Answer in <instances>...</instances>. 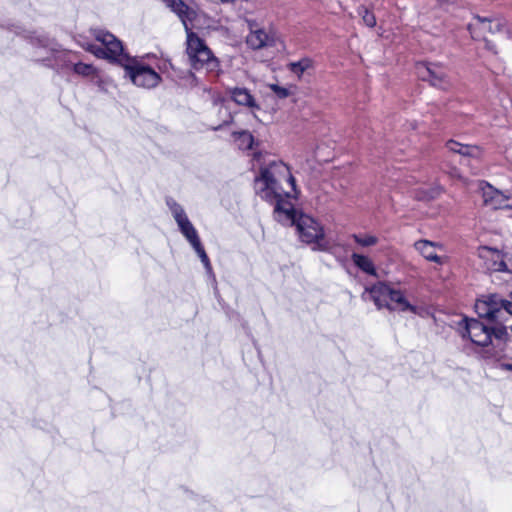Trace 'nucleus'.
<instances>
[{
  "label": "nucleus",
  "instance_id": "obj_15",
  "mask_svg": "<svg viewBox=\"0 0 512 512\" xmlns=\"http://www.w3.org/2000/svg\"><path fill=\"white\" fill-rule=\"evenodd\" d=\"M478 256L487 270L506 271V264L500 251L484 246L478 249Z\"/></svg>",
  "mask_w": 512,
  "mask_h": 512
},
{
  "label": "nucleus",
  "instance_id": "obj_4",
  "mask_svg": "<svg viewBox=\"0 0 512 512\" xmlns=\"http://www.w3.org/2000/svg\"><path fill=\"white\" fill-rule=\"evenodd\" d=\"M365 293H369L378 309L387 308L390 311L419 313V309L408 301L402 291L396 290L386 283L379 282L366 288Z\"/></svg>",
  "mask_w": 512,
  "mask_h": 512
},
{
  "label": "nucleus",
  "instance_id": "obj_17",
  "mask_svg": "<svg viewBox=\"0 0 512 512\" xmlns=\"http://www.w3.org/2000/svg\"><path fill=\"white\" fill-rule=\"evenodd\" d=\"M231 98L238 105H243L248 108H258L255 99L246 88H234L230 91Z\"/></svg>",
  "mask_w": 512,
  "mask_h": 512
},
{
  "label": "nucleus",
  "instance_id": "obj_7",
  "mask_svg": "<svg viewBox=\"0 0 512 512\" xmlns=\"http://www.w3.org/2000/svg\"><path fill=\"white\" fill-rule=\"evenodd\" d=\"M121 67L125 71V77L137 87L152 89L161 82V76L151 66L145 63L143 58L128 57Z\"/></svg>",
  "mask_w": 512,
  "mask_h": 512
},
{
  "label": "nucleus",
  "instance_id": "obj_23",
  "mask_svg": "<svg viewBox=\"0 0 512 512\" xmlns=\"http://www.w3.org/2000/svg\"><path fill=\"white\" fill-rule=\"evenodd\" d=\"M215 107L218 109L219 113L221 114V123L218 127L228 124L232 120V115L229 112L228 108L224 105L223 101L215 103Z\"/></svg>",
  "mask_w": 512,
  "mask_h": 512
},
{
  "label": "nucleus",
  "instance_id": "obj_25",
  "mask_svg": "<svg viewBox=\"0 0 512 512\" xmlns=\"http://www.w3.org/2000/svg\"><path fill=\"white\" fill-rule=\"evenodd\" d=\"M268 87L278 98L281 99L287 98L292 94L291 88L282 87L278 84H269Z\"/></svg>",
  "mask_w": 512,
  "mask_h": 512
},
{
  "label": "nucleus",
  "instance_id": "obj_16",
  "mask_svg": "<svg viewBox=\"0 0 512 512\" xmlns=\"http://www.w3.org/2000/svg\"><path fill=\"white\" fill-rule=\"evenodd\" d=\"M446 146L449 151L462 156L477 158L481 155V149L478 146L463 145L454 140H449Z\"/></svg>",
  "mask_w": 512,
  "mask_h": 512
},
{
  "label": "nucleus",
  "instance_id": "obj_30",
  "mask_svg": "<svg viewBox=\"0 0 512 512\" xmlns=\"http://www.w3.org/2000/svg\"><path fill=\"white\" fill-rule=\"evenodd\" d=\"M222 4H234L236 0H218Z\"/></svg>",
  "mask_w": 512,
  "mask_h": 512
},
{
  "label": "nucleus",
  "instance_id": "obj_12",
  "mask_svg": "<svg viewBox=\"0 0 512 512\" xmlns=\"http://www.w3.org/2000/svg\"><path fill=\"white\" fill-rule=\"evenodd\" d=\"M417 73L422 80L428 81L434 87L447 89L450 85L445 69L437 63H419Z\"/></svg>",
  "mask_w": 512,
  "mask_h": 512
},
{
  "label": "nucleus",
  "instance_id": "obj_10",
  "mask_svg": "<svg viewBox=\"0 0 512 512\" xmlns=\"http://www.w3.org/2000/svg\"><path fill=\"white\" fill-rule=\"evenodd\" d=\"M249 33L246 36V44L252 50H260L274 47L278 40L277 34L272 29L260 27L253 21L249 23Z\"/></svg>",
  "mask_w": 512,
  "mask_h": 512
},
{
  "label": "nucleus",
  "instance_id": "obj_18",
  "mask_svg": "<svg viewBox=\"0 0 512 512\" xmlns=\"http://www.w3.org/2000/svg\"><path fill=\"white\" fill-rule=\"evenodd\" d=\"M351 259L356 267H358L363 272L372 275L377 276V271L374 266L373 261L365 255L359 254V253H353L351 255Z\"/></svg>",
  "mask_w": 512,
  "mask_h": 512
},
{
  "label": "nucleus",
  "instance_id": "obj_28",
  "mask_svg": "<svg viewBox=\"0 0 512 512\" xmlns=\"http://www.w3.org/2000/svg\"><path fill=\"white\" fill-rule=\"evenodd\" d=\"M500 368L503 370L512 371V363H501Z\"/></svg>",
  "mask_w": 512,
  "mask_h": 512
},
{
  "label": "nucleus",
  "instance_id": "obj_26",
  "mask_svg": "<svg viewBox=\"0 0 512 512\" xmlns=\"http://www.w3.org/2000/svg\"><path fill=\"white\" fill-rule=\"evenodd\" d=\"M491 330V336L493 335L497 339H504L507 336V328L503 325H498Z\"/></svg>",
  "mask_w": 512,
  "mask_h": 512
},
{
  "label": "nucleus",
  "instance_id": "obj_3",
  "mask_svg": "<svg viewBox=\"0 0 512 512\" xmlns=\"http://www.w3.org/2000/svg\"><path fill=\"white\" fill-rule=\"evenodd\" d=\"M186 39V53L190 66L195 70H205L207 73L216 75L220 72L219 60L214 56L211 49L196 33L188 29Z\"/></svg>",
  "mask_w": 512,
  "mask_h": 512
},
{
  "label": "nucleus",
  "instance_id": "obj_22",
  "mask_svg": "<svg viewBox=\"0 0 512 512\" xmlns=\"http://www.w3.org/2000/svg\"><path fill=\"white\" fill-rule=\"evenodd\" d=\"M236 141L241 149H250L253 144V136L249 132L243 131L238 133Z\"/></svg>",
  "mask_w": 512,
  "mask_h": 512
},
{
  "label": "nucleus",
  "instance_id": "obj_1",
  "mask_svg": "<svg viewBox=\"0 0 512 512\" xmlns=\"http://www.w3.org/2000/svg\"><path fill=\"white\" fill-rule=\"evenodd\" d=\"M255 191L264 200L274 204V217L283 225H295L301 241L313 249L325 250L327 242L322 225L309 215H296L290 198L295 195V180L289 167L282 161H273L261 169L255 179Z\"/></svg>",
  "mask_w": 512,
  "mask_h": 512
},
{
  "label": "nucleus",
  "instance_id": "obj_9",
  "mask_svg": "<svg viewBox=\"0 0 512 512\" xmlns=\"http://www.w3.org/2000/svg\"><path fill=\"white\" fill-rule=\"evenodd\" d=\"M475 311L479 317L501 321L505 314L512 315V292L507 299H502L498 295L478 299L475 303Z\"/></svg>",
  "mask_w": 512,
  "mask_h": 512
},
{
  "label": "nucleus",
  "instance_id": "obj_29",
  "mask_svg": "<svg viewBox=\"0 0 512 512\" xmlns=\"http://www.w3.org/2000/svg\"><path fill=\"white\" fill-rule=\"evenodd\" d=\"M450 175H451L452 177H455V178H459V179H461V176H460L459 172H458L456 169H454V170L450 173Z\"/></svg>",
  "mask_w": 512,
  "mask_h": 512
},
{
  "label": "nucleus",
  "instance_id": "obj_24",
  "mask_svg": "<svg viewBox=\"0 0 512 512\" xmlns=\"http://www.w3.org/2000/svg\"><path fill=\"white\" fill-rule=\"evenodd\" d=\"M358 14L362 17L363 23L368 27H374L376 24V19L373 13H371L366 7H360L358 9Z\"/></svg>",
  "mask_w": 512,
  "mask_h": 512
},
{
  "label": "nucleus",
  "instance_id": "obj_5",
  "mask_svg": "<svg viewBox=\"0 0 512 512\" xmlns=\"http://www.w3.org/2000/svg\"><path fill=\"white\" fill-rule=\"evenodd\" d=\"M94 37L99 44H87L83 48L97 58L106 59L121 66L129 57L124 52L122 42L108 31L96 30Z\"/></svg>",
  "mask_w": 512,
  "mask_h": 512
},
{
  "label": "nucleus",
  "instance_id": "obj_6",
  "mask_svg": "<svg viewBox=\"0 0 512 512\" xmlns=\"http://www.w3.org/2000/svg\"><path fill=\"white\" fill-rule=\"evenodd\" d=\"M167 206L169 207L170 212L174 220L176 221L182 235L194 248L195 252L200 257L204 266L210 269L209 258L201 244L198 233L193 224L191 223V221L189 220L184 208L173 199L167 200Z\"/></svg>",
  "mask_w": 512,
  "mask_h": 512
},
{
  "label": "nucleus",
  "instance_id": "obj_2",
  "mask_svg": "<svg viewBox=\"0 0 512 512\" xmlns=\"http://www.w3.org/2000/svg\"><path fill=\"white\" fill-rule=\"evenodd\" d=\"M32 44L35 47V60L44 62L47 65H55L62 69H70L75 74L84 78L94 79L98 77L96 67L92 64L72 61L71 54L60 50L53 40L43 35H37L32 38Z\"/></svg>",
  "mask_w": 512,
  "mask_h": 512
},
{
  "label": "nucleus",
  "instance_id": "obj_8",
  "mask_svg": "<svg viewBox=\"0 0 512 512\" xmlns=\"http://www.w3.org/2000/svg\"><path fill=\"white\" fill-rule=\"evenodd\" d=\"M504 27L505 21L499 16L482 17L476 15L468 25L472 38L484 41L485 48L493 54H497V48L492 41L488 40V36L501 33Z\"/></svg>",
  "mask_w": 512,
  "mask_h": 512
},
{
  "label": "nucleus",
  "instance_id": "obj_11",
  "mask_svg": "<svg viewBox=\"0 0 512 512\" xmlns=\"http://www.w3.org/2000/svg\"><path fill=\"white\" fill-rule=\"evenodd\" d=\"M459 325L462 336L467 335L476 345L487 346L491 343V330L480 321L464 318Z\"/></svg>",
  "mask_w": 512,
  "mask_h": 512
},
{
  "label": "nucleus",
  "instance_id": "obj_19",
  "mask_svg": "<svg viewBox=\"0 0 512 512\" xmlns=\"http://www.w3.org/2000/svg\"><path fill=\"white\" fill-rule=\"evenodd\" d=\"M163 2L175 12L185 24L186 19H190L193 11L182 0H163Z\"/></svg>",
  "mask_w": 512,
  "mask_h": 512
},
{
  "label": "nucleus",
  "instance_id": "obj_20",
  "mask_svg": "<svg viewBox=\"0 0 512 512\" xmlns=\"http://www.w3.org/2000/svg\"><path fill=\"white\" fill-rule=\"evenodd\" d=\"M313 67V61L310 58H302L297 62H291L287 65L290 72L301 78L304 72Z\"/></svg>",
  "mask_w": 512,
  "mask_h": 512
},
{
  "label": "nucleus",
  "instance_id": "obj_27",
  "mask_svg": "<svg viewBox=\"0 0 512 512\" xmlns=\"http://www.w3.org/2000/svg\"><path fill=\"white\" fill-rule=\"evenodd\" d=\"M440 193L438 188H433L429 192L421 191L417 194V197L422 200H428L436 197Z\"/></svg>",
  "mask_w": 512,
  "mask_h": 512
},
{
  "label": "nucleus",
  "instance_id": "obj_21",
  "mask_svg": "<svg viewBox=\"0 0 512 512\" xmlns=\"http://www.w3.org/2000/svg\"><path fill=\"white\" fill-rule=\"evenodd\" d=\"M352 237L354 241L361 247H370L378 243V238L370 234H354Z\"/></svg>",
  "mask_w": 512,
  "mask_h": 512
},
{
  "label": "nucleus",
  "instance_id": "obj_13",
  "mask_svg": "<svg viewBox=\"0 0 512 512\" xmlns=\"http://www.w3.org/2000/svg\"><path fill=\"white\" fill-rule=\"evenodd\" d=\"M484 204L493 209H512V194L497 190L488 183L481 184Z\"/></svg>",
  "mask_w": 512,
  "mask_h": 512
},
{
  "label": "nucleus",
  "instance_id": "obj_14",
  "mask_svg": "<svg viewBox=\"0 0 512 512\" xmlns=\"http://www.w3.org/2000/svg\"><path fill=\"white\" fill-rule=\"evenodd\" d=\"M415 249L428 261L435 262L442 265L446 261V257L440 255V252H444V246L437 242H431L428 240H419L414 244Z\"/></svg>",
  "mask_w": 512,
  "mask_h": 512
}]
</instances>
